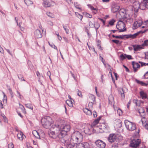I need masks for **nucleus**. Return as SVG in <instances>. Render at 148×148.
<instances>
[{
	"label": "nucleus",
	"mask_w": 148,
	"mask_h": 148,
	"mask_svg": "<svg viewBox=\"0 0 148 148\" xmlns=\"http://www.w3.org/2000/svg\"><path fill=\"white\" fill-rule=\"evenodd\" d=\"M137 82L138 83L140 84L141 85L143 86H146L147 85V84H145L140 81L137 80Z\"/></svg>",
	"instance_id": "f704fd0d"
},
{
	"label": "nucleus",
	"mask_w": 148,
	"mask_h": 148,
	"mask_svg": "<svg viewBox=\"0 0 148 148\" xmlns=\"http://www.w3.org/2000/svg\"><path fill=\"white\" fill-rule=\"evenodd\" d=\"M76 143H71L68 144L66 146L67 148H74V147L75 144Z\"/></svg>",
	"instance_id": "c85d7f7f"
},
{
	"label": "nucleus",
	"mask_w": 148,
	"mask_h": 148,
	"mask_svg": "<svg viewBox=\"0 0 148 148\" xmlns=\"http://www.w3.org/2000/svg\"><path fill=\"white\" fill-rule=\"evenodd\" d=\"M91 128V126L90 125H88L85 127L84 132L85 134L90 135L91 133L90 129Z\"/></svg>",
	"instance_id": "4468645a"
},
{
	"label": "nucleus",
	"mask_w": 148,
	"mask_h": 148,
	"mask_svg": "<svg viewBox=\"0 0 148 148\" xmlns=\"http://www.w3.org/2000/svg\"><path fill=\"white\" fill-rule=\"evenodd\" d=\"M138 62L141 64V66H144L147 65L146 64L147 63L143 62L141 61H139Z\"/></svg>",
	"instance_id": "6e6d98bb"
},
{
	"label": "nucleus",
	"mask_w": 148,
	"mask_h": 148,
	"mask_svg": "<svg viewBox=\"0 0 148 148\" xmlns=\"http://www.w3.org/2000/svg\"><path fill=\"white\" fill-rule=\"evenodd\" d=\"M89 25L90 27L93 28L94 26V23H93L92 22L90 21L89 22Z\"/></svg>",
	"instance_id": "37998d69"
},
{
	"label": "nucleus",
	"mask_w": 148,
	"mask_h": 148,
	"mask_svg": "<svg viewBox=\"0 0 148 148\" xmlns=\"http://www.w3.org/2000/svg\"><path fill=\"white\" fill-rule=\"evenodd\" d=\"M141 143L140 140L138 139H134L131 141L130 146L136 148Z\"/></svg>",
	"instance_id": "6e6552de"
},
{
	"label": "nucleus",
	"mask_w": 148,
	"mask_h": 148,
	"mask_svg": "<svg viewBox=\"0 0 148 148\" xmlns=\"http://www.w3.org/2000/svg\"><path fill=\"white\" fill-rule=\"evenodd\" d=\"M126 55L125 54H121L120 56V57L121 59L122 60H124L125 59V58H126V55Z\"/></svg>",
	"instance_id": "a19ab883"
},
{
	"label": "nucleus",
	"mask_w": 148,
	"mask_h": 148,
	"mask_svg": "<svg viewBox=\"0 0 148 148\" xmlns=\"http://www.w3.org/2000/svg\"><path fill=\"white\" fill-rule=\"evenodd\" d=\"M145 32V31L143 32L142 31H140L134 34V35L135 38H136V36H137L139 34H143V33H144Z\"/></svg>",
	"instance_id": "ea45409f"
},
{
	"label": "nucleus",
	"mask_w": 148,
	"mask_h": 148,
	"mask_svg": "<svg viewBox=\"0 0 148 148\" xmlns=\"http://www.w3.org/2000/svg\"><path fill=\"white\" fill-rule=\"evenodd\" d=\"M74 5L75 7L78 9H80L81 8V6L79 5H78L77 3H74Z\"/></svg>",
	"instance_id": "8fccbe9b"
},
{
	"label": "nucleus",
	"mask_w": 148,
	"mask_h": 148,
	"mask_svg": "<svg viewBox=\"0 0 148 148\" xmlns=\"http://www.w3.org/2000/svg\"><path fill=\"white\" fill-rule=\"evenodd\" d=\"M140 96L143 99L147 98V95L146 93L143 91H141L140 92Z\"/></svg>",
	"instance_id": "aec40b11"
},
{
	"label": "nucleus",
	"mask_w": 148,
	"mask_h": 148,
	"mask_svg": "<svg viewBox=\"0 0 148 148\" xmlns=\"http://www.w3.org/2000/svg\"><path fill=\"white\" fill-rule=\"evenodd\" d=\"M95 143L96 146L99 148H104L106 146V143L100 140L96 141Z\"/></svg>",
	"instance_id": "9d476101"
},
{
	"label": "nucleus",
	"mask_w": 148,
	"mask_h": 148,
	"mask_svg": "<svg viewBox=\"0 0 148 148\" xmlns=\"http://www.w3.org/2000/svg\"><path fill=\"white\" fill-rule=\"evenodd\" d=\"M139 130H138V131L136 132L134 135L135 137H136V138L138 137L139 136Z\"/></svg>",
	"instance_id": "bf43d9fd"
},
{
	"label": "nucleus",
	"mask_w": 148,
	"mask_h": 148,
	"mask_svg": "<svg viewBox=\"0 0 148 148\" xmlns=\"http://www.w3.org/2000/svg\"><path fill=\"white\" fill-rule=\"evenodd\" d=\"M109 103L112 105L114 102V98L112 95H110L108 97Z\"/></svg>",
	"instance_id": "5701e85b"
},
{
	"label": "nucleus",
	"mask_w": 148,
	"mask_h": 148,
	"mask_svg": "<svg viewBox=\"0 0 148 148\" xmlns=\"http://www.w3.org/2000/svg\"><path fill=\"white\" fill-rule=\"evenodd\" d=\"M83 137L82 134L78 131H75L72 134L70 142L74 143H76L81 142Z\"/></svg>",
	"instance_id": "7ed1b4c3"
},
{
	"label": "nucleus",
	"mask_w": 148,
	"mask_h": 148,
	"mask_svg": "<svg viewBox=\"0 0 148 148\" xmlns=\"http://www.w3.org/2000/svg\"><path fill=\"white\" fill-rule=\"evenodd\" d=\"M146 0H144L140 4V9L141 10H143L145 9L146 8Z\"/></svg>",
	"instance_id": "a211bd4d"
},
{
	"label": "nucleus",
	"mask_w": 148,
	"mask_h": 148,
	"mask_svg": "<svg viewBox=\"0 0 148 148\" xmlns=\"http://www.w3.org/2000/svg\"><path fill=\"white\" fill-rule=\"evenodd\" d=\"M111 148H119L117 144H113L111 146Z\"/></svg>",
	"instance_id": "09e8293b"
},
{
	"label": "nucleus",
	"mask_w": 148,
	"mask_h": 148,
	"mask_svg": "<svg viewBox=\"0 0 148 148\" xmlns=\"http://www.w3.org/2000/svg\"><path fill=\"white\" fill-rule=\"evenodd\" d=\"M130 6H132L131 5L129 6L128 8H127V12L126 13L128 12V10L131 9V8H129V7ZM132 6L133 7V9H134V10L135 11H138L140 7V3L138 1H135L133 2V6Z\"/></svg>",
	"instance_id": "0eeeda50"
},
{
	"label": "nucleus",
	"mask_w": 148,
	"mask_h": 148,
	"mask_svg": "<svg viewBox=\"0 0 148 148\" xmlns=\"http://www.w3.org/2000/svg\"><path fill=\"white\" fill-rule=\"evenodd\" d=\"M115 22V21L114 19H112L110 21L109 23V24L111 25H114V23Z\"/></svg>",
	"instance_id": "49530a36"
},
{
	"label": "nucleus",
	"mask_w": 148,
	"mask_h": 148,
	"mask_svg": "<svg viewBox=\"0 0 148 148\" xmlns=\"http://www.w3.org/2000/svg\"><path fill=\"white\" fill-rule=\"evenodd\" d=\"M144 78L145 79L148 78V71L144 75Z\"/></svg>",
	"instance_id": "0e129e2a"
},
{
	"label": "nucleus",
	"mask_w": 148,
	"mask_h": 148,
	"mask_svg": "<svg viewBox=\"0 0 148 148\" xmlns=\"http://www.w3.org/2000/svg\"><path fill=\"white\" fill-rule=\"evenodd\" d=\"M84 112L86 114L90 115L92 114V112L90 110H89L87 108H85L84 110Z\"/></svg>",
	"instance_id": "b1692460"
},
{
	"label": "nucleus",
	"mask_w": 148,
	"mask_h": 148,
	"mask_svg": "<svg viewBox=\"0 0 148 148\" xmlns=\"http://www.w3.org/2000/svg\"><path fill=\"white\" fill-rule=\"evenodd\" d=\"M24 1L25 3L27 6H29L33 3L32 1L30 0H24Z\"/></svg>",
	"instance_id": "2f4dec72"
},
{
	"label": "nucleus",
	"mask_w": 148,
	"mask_h": 148,
	"mask_svg": "<svg viewBox=\"0 0 148 148\" xmlns=\"http://www.w3.org/2000/svg\"><path fill=\"white\" fill-rule=\"evenodd\" d=\"M77 94L79 96L81 97V98L82 97V95L81 92L79 91L78 90V92Z\"/></svg>",
	"instance_id": "3c124183"
},
{
	"label": "nucleus",
	"mask_w": 148,
	"mask_h": 148,
	"mask_svg": "<svg viewBox=\"0 0 148 148\" xmlns=\"http://www.w3.org/2000/svg\"><path fill=\"white\" fill-rule=\"evenodd\" d=\"M66 103L69 106L71 107H73V103L72 100H67L66 101Z\"/></svg>",
	"instance_id": "a878e982"
},
{
	"label": "nucleus",
	"mask_w": 148,
	"mask_h": 148,
	"mask_svg": "<svg viewBox=\"0 0 148 148\" xmlns=\"http://www.w3.org/2000/svg\"><path fill=\"white\" fill-rule=\"evenodd\" d=\"M109 128V127L108 125L106 124L105 123H103L97 127V130H99V132H102L104 131V130L106 129H108Z\"/></svg>",
	"instance_id": "9b49d317"
},
{
	"label": "nucleus",
	"mask_w": 148,
	"mask_h": 148,
	"mask_svg": "<svg viewBox=\"0 0 148 148\" xmlns=\"http://www.w3.org/2000/svg\"><path fill=\"white\" fill-rule=\"evenodd\" d=\"M49 43V45L51 47H52V48H54V49H56V50L57 51H58V49L57 48V47L55 46V45H53V44H50L49 42H48Z\"/></svg>",
	"instance_id": "de8ad7c7"
},
{
	"label": "nucleus",
	"mask_w": 148,
	"mask_h": 148,
	"mask_svg": "<svg viewBox=\"0 0 148 148\" xmlns=\"http://www.w3.org/2000/svg\"><path fill=\"white\" fill-rule=\"evenodd\" d=\"M124 38V35H119L118 36H116V38H120L122 39Z\"/></svg>",
	"instance_id": "864d4df0"
},
{
	"label": "nucleus",
	"mask_w": 148,
	"mask_h": 148,
	"mask_svg": "<svg viewBox=\"0 0 148 148\" xmlns=\"http://www.w3.org/2000/svg\"><path fill=\"white\" fill-rule=\"evenodd\" d=\"M77 17L79 19H80L81 21H82V18H83V16L82 15H80V14H78V16H77Z\"/></svg>",
	"instance_id": "e2e57ef3"
},
{
	"label": "nucleus",
	"mask_w": 148,
	"mask_h": 148,
	"mask_svg": "<svg viewBox=\"0 0 148 148\" xmlns=\"http://www.w3.org/2000/svg\"><path fill=\"white\" fill-rule=\"evenodd\" d=\"M124 123L126 128L129 130L133 131L136 129V125L134 123L127 120H125Z\"/></svg>",
	"instance_id": "423d86ee"
},
{
	"label": "nucleus",
	"mask_w": 148,
	"mask_h": 148,
	"mask_svg": "<svg viewBox=\"0 0 148 148\" xmlns=\"http://www.w3.org/2000/svg\"><path fill=\"white\" fill-rule=\"evenodd\" d=\"M14 147V145L12 143H10L8 145L9 148H13Z\"/></svg>",
	"instance_id": "13d9d810"
},
{
	"label": "nucleus",
	"mask_w": 148,
	"mask_h": 148,
	"mask_svg": "<svg viewBox=\"0 0 148 148\" xmlns=\"http://www.w3.org/2000/svg\"><path fill=\"white\" fill-rule=\"evenodd\" d=\"M18 77L22 81H25V80L23 78V75L21 74L18 75Z\"/></svg>",
	"instance_id": "c03bdc74"
},
{
	"label": "nucleus",
	"mask_w": 148,
	"mask_h": 148,
	"mask_svg": "<svg viewBox=\"0 0 148 148\" xmlns=\"http://www.w3.org/2000/svg\"><path fill=\"white\" fill-rule=\"evenodd\" d=\"M3 116V118L4 119V121L6 122H8V120L7 119V118H6V117L4 115V116Z\"/></svg>",
	"instance_id": "338daca9"
},
{
	"label": "nucleus",
	"mask_w": 148,
	"mask_h": 148,
	"mask_svg": "<svg viewBox=\"0 0 148 148\" xmlns=\"http://www.w3.org/2000/svg\"><path fill=\"white\" fill-rule=\"evenodd\" d=\"M25 106L26 107L29 108L32 110L33 109V108L32 106V105L31 104L27 103L25 105Z\"/></svg>",
	"instance_id": "72a5a7b5"
},
{
	"label": "nucleus",
	"mask_w": 148,
	"mask_h": 148,
	"mask_svg": "<svg viewBox=\"0 0 148 148\" xmlns=\"http://www.w3.org/2000/svg\"><path fill=\"white\" fill-rule=\"evenodd\" d=\"M47 15L49 16L52 17V14L50 12H48L46 13Z\"/></svg>",
	"instance_id": "052dcab7"
},
{
	"label": "nucleus",
	"mask_w": 148,
	"mask_h": 148,
	"mask_svg": "<svg viewBox=\"0 0 148 148\" xmlns=\"http://www.w3.org/2000/svg\"><path fill=\"white\" fill-rule=\"evenodd\" d=\"M47 75L49 77L50 79L51 80V73L49 71H48L47 73Z\"/></svg>",
	"instance_id": "69168bd1"
},
{
	"label": "nucleus",
	"mask_w": 148,
	"mask_h": 148,
	"mask_svg": "<svg viewBox=\"0 0 148 148\" xmlns=\"http://www.w3.org/2000/svg\"><path fill=\"white\" fill-rule=\"evenodd\" d=\"M119 93L121 95V97H122L123 98H124L125 95L124 94L123 90V89H121V90H120L119 92Z\"/></svg>",
	"instance_id": "473e14b6"
},
{
	"label": "nucleus",
	"mask_w": 148,
	"mask_h": 148,
	"mask_svg": "<svg viewBox=\"0 0 148 148\" xmlns=\"http://www.w3.org/2000/svg\"><path fill=\"white\" fill-rule=\"evenodd\" d=\"M132 46L135 51H137L143 48V47L142 46V45H134Z\"/></svg>",
	"instance_id": "f3484780"
},
{
	"label": "nucleus",
	"mask_w": 148,
	"mask_h": 148,
	"mask_svg": "<svg viewBox=\"0 0 148 148\" xmlns=\"http://www.w3.org/2000/svg\"><path fill=\"white\" fill-rule=\"evenodd\" d=\"M83 148H90V145L89 144L87 143H82Z\"/></svg>",
	"instance_id": "7c9ffc66"
},
{
	"label": "nucleus",
	"mask_w": 148,
	"mask_h": 148,
	"mask_svg": "<svg viewBox=\"0 0 148 148\" xmlns=\"http://www.w3.org/2000/svg\"><path fill=\"white\" fill-rule=\"evenodd\" d=\"M34 36L36 38H38L42 37V35L39 29L36 30L34 32Z\"/></svg>",
	"instance_id": "dca6fc26"
},
{
	"label": "nucleus",
	"mask_w": 148,
	"mask_h": 148,
	"mask_svg": "<svg viewBox=\"0 0 148 148\" xmlns=\"http://www.w3.org/2000/svg\"><path fill=\"white\" fill-rule=\"evenodd\" d=\"M142 21L140 20L135 21L133 25V29H136L140 27L142 25Z\"/></svg>",
	"instance_id": "ddd939ff"
},
{
	"label": "nucleus",
	"mask_w": 148,
	"mask_h": 148,
	"mask_svg": "<svg viewBox=\"0 0 148 148\" xmlns=\"http://www.w3.org/2000/svg\"><path fill=\"white\" fill-rule=\"evenodd\" d=\"M90 101L93 102L94 103L95 101V98L94 95L92 94H90L89 95V98L88 99Z\"/></svg>",
	"instance_id": "412c9836"
},
{
	"label": "nucleus",
	"mask_w": 148,
	"mask_h": 148,
	"mask_svg": "<svg viewBox=\"0 0 148 148\" xmlns=\"http://www.w3.org/2000/svg\"><path fill=\"white\" fill-rule=\"evenodd\" d=\"M94 27L95 28L96 31L97 32V29L100 27V25L97 22H96L95 23H94Z\"/></svg>",
	"instance_id": "c756f323"
},
{
	"label": "nucleus",
	"mask_w": 148,
	"mask_h": 148,
	"mask_svg": "<svg viewBox=\"0 0 148 148\" xmlns=\"http://www.w3.org/2000/svg\"><path fill=\"white\" fill-rule=\"evenodd\" d=\"M126 57L128 59H132V56L130 55H128L126 54Z\"/></svg>",
	"instance_id": "4d7b16f0"
},
{
	"label": "nucleus",
	"mask_w": 148,
	"mask_h": 148,
	"mask_svg": "<svg viewBox=\"0 0 148 148\" xmlns=\"http://www.w3.org/2000/svg\"><path fill=\"white\" fill-rule=\"evenodd\" d=\"M129 8L131 9L129 10L128 12L125 14L122 13L123 16H121V17L120 18V19L117 22L116 25V28L119 30V32H123L125 31L126 29L125 28V25L124 21H127V20H129L130 22L133 21V18L132 15L133 14V12L132 10V7L130 6Z\"/></svg>",
	"instance_id": "f257e3e1"
},
{
	"label": "nucleus",
	"mask_w": 148,
	"mask_h": 148,
	"mask_svg": "<svg viewBox=\"0 0 148 148\" xmlns=\"http://www.w3.org/2000/svg\"><path fill=\"white\" fill-rule=\"evenodd\" d=\"M82 143L77 144L75 148H83Z\"/></svg>",
	"instance_id": "4c0bfd02"
},
{
	"label": "nucleus",
	"mask_w": 148,
	"mask_h": 148,
	"mask_svg": "<svg viewBox=\"0 0 148 148\" xmlns=\"http://www.w3.org/2000/svg\"><path fill=\"white\" fill-rule=\"evenodd\" d=\"M132 64L134 71L135 72L137 71L139 68L140 66V65L138 63L134 61H133Z\"/></svg>",
	"instance_id": "2eb2a0df"
},
{
	"label": "nucleus",
	"mask_w": 148,
	"mask_h": 148,
	"mask_svg": "<svg viewBox=\"0 0 148 148\" xmlns=\"http://www.w3.org/2000/svg\"><path fill=\"white\" fill-rule=\"evenodd\" d=\"M120 7L116 3L113 2L111 5V11L115 13L117 12L119 9Z\"/></svg>",
	"instance_id": "f8f14e48"
},
{
	"label": "nucleus",
	"mask_w": 148,
	"mask_h": 148,
	"mask_svg": "<svg viewBox=\"0 0 148 148\" xmlns=\"http://www.w3.org/2000/svg\"><path fill=\"white\" fill-rule=\"evenodd\" d=\"M52 121L51 118L49 116H47L43 118L41 120V123L44 127L46 129L49 128L50 126L51 127L53 124L52 123Z\"/></svg>",
	"instance_id": "39448f33"
},
{
	"label": "nucleus",
	"mask_w": 148,
	"mask_h": 148,
	"mask_svg": "<svg viewBox=\"0 0 148 148\" xmlns=\"http://www.w3.org/2000/svg\"><path fill=\"white\" fill-rule=\"evenodd\" d=\"M64 122L63 120H61L60 122L56 121L54 126L56 127L58 131H59L61 136H64L66 134L70 129V126L67 124H63L62 123Z\"/></svg>",
	"instance_id": "f03ea898"
},
{
	"label": "nucleus",
	"mask_w": 148,
	"mask_h": 148,
	"mask_svg": "<svg viewBox=\"0 0 148 148\" xmlns=\"http://www.w3.org/2000/svg\"><path fill=\"white\" fill-rule=\"evenodd\" d=\"M125 37L126 38H131V34H128V35H124V37Z\"/></svg>",
	"instance_id": "680f3d73"
},
{
	"label": "nucleus",
	"mask_w": 148,
	"mask_h": 148,
	"mask_svg": "<svg viewBox=\"0 0 148 148\" xmlns=\"http://www.w3.org/2000/svg\"><path fill=\"white\" fill-rule=\"evenodd\" d=\"M63 28L64 30L65 31L66 33L67 34H68L69 33V29L67 28V27L66 26H63Z\"/></svg>",
	"instance_id": "79ce46f5"
},
{
	"label": "nucleus",
	"mask_w": 148,
	"mask_h": 148,
	"mask_svg": "<svg viewBox=\"0 0 148 148\" xmlns=\"http://www.w3.org/2000/svg\"><path fill=\"white\" fill-rule=\"evenodd\" d=\"M117 112L119 115H122V112L120 109H118L117 110Z\"/></svg>",
	"instance_id": "603ef678"
},
{
	"label": "nucleus",
	"mask_w": 148,
	"mask_h": 148,
	"mask_svg": "<svg viewBox=\"0 0 148 148\" xmlns=\"http://www.w3.org/2000/svg\"><path fill=\"white\" fill-rule=\"evenodd\" d=\"M137 82L138 83L140 84L141 85L143 86H146L147 85V84H145L140 81L137 80Z\"/></svg>",
	"instance_id": "c9c22d12"
},
{
	"label": "nucleus",
	"mask_w": 148,
	"mask_h": 148,
	"mask_svg": "<svg viewBox=\"0 0 148 148\" xmlns=\"http://www.w3.org/2000/svg\"><path fill=\"white\" fill-rule=\"evenodd\" d=\"M43 5L45 7H49L51 6V5L48 1L45 0L43 2Z\"/></svg>",
	"instance_id": "6ab92c4d"
},
{
	"label": "nucleus",
	"mask_w": 148,
	"mask_h": 148,
	"mask_svg": "<svg viewBox=\"0 0 148 148\" xmlns=\"http://www.w3.org/2000/svg\"><path fill=\"white\" fill-rule=\"evenodd\" d=\"M101 118V116H100L98 118L95 120L92 123V125L93 126H95L97 124H98V123L99 121L100 120V119Z\"/></svg>",
	"instance_id": "bb28decb"
},
{
	"label": "nucleus",
	"mask_w": 148,
	"mask_h": 148,
	"mask_svg": "<svg viewBox=\"0 0 148 148\" xmlns=\"http://www.w3.org/2000/svg\"><path fill=\"white\" fill-rule=\"evenodd\" d=\"M132 7V10L133 12V14L132 15V17L133 18V17L134 18H136L138 15V11H135L134 10V11H133V7Z\"/></svg>",
	"instance_id": "cd10ccee"
},
{
	"label": "nucleus",
	"mask_w": 148,
	"mask_h": 148,
	"mask_svg": "<svg viewBox=\"0 0 148 148\" xmlns=\"http://www.w3.org/2000/svg\"><path fill=\"white\" fill-rule=\"evenodd\" d=\"M32 134L36 138H40V136L39 135V134L36 130H34L32 132Z\"/></svg>",
	"instance_id": "393cba45"
},
{
	"label": "nucleus",
	"mask_w": 148,
	"mask_h": 148,
	"mask_svg": "<svg viewBox=\"0 0 148 148\" xmlns=\"http://www.w3.org/2000/svg\"><path fill=\"white\" fill-rule=\"evenodd\" d=\"M112 41L116 44H118L119 43V41L118 40H112Z\"/></svg>",
	"instance_id": "5fc2aeb1"
},
{
	"label": "nucleus",
	"mask_w": 148,
	"mask_h": 148,
	"mask_svg": "<svg viewBox=\"0 0 148 148\" xmlns=\"http://www.w3.org/2000/svg\"><path fill=\"white\" fill-rule=\"evenodd\" d=\"M90 8L92 10H95L96 11H97V10L96 8H94L92 6H91L90 7Z\"/></svg>",
	"instance_id": "774afa93"
},
{
	"label": "nucleus",
	"mask_w": 148,
	"mask_h": 148,
	"mask_svg": "<svg viewBox=\"0 0 148 148\" xmlns=\"http://www.w3.org/2000/svg\"><path fill=\"white\" fill-rule=\"evenodd\" d=\"M117 136L115 134H110L108 138V140L109 142L111 143L116 142Z\"/></svg>",
	"instance_id": "1a4fd4ad"
},
{
	"label": "nucleus",
	"mask_w": 148,
	"mask_h": 148,
	"mask_svg": "<svg viewBox=\"0 0 148 148\" xmlns=\"http://www.w3.org/2000/svg\"><path fill=\"white\" fill-rule=\"evenodd\" d=\"M94 103L90 101L88 104V106L89 107V108L92 109L93 108V105Z\"/></svg>",
	"instance_id": "a18cd8bd"
},
{
	"label": "nucleus",
	"mask_w": 148,
	"mask_h": 148,
	"mask_svg": "<svg viewBox=\"0 0 148 148\" xmlns=\"http://www.w3.org/2000/svg\"><path fill=\"white\" fill-rule=\"evenodd\" d=\"M17 137L18 139L21 140H23V136H24L23 133L20 132L19 133H18L17 135Z\"/></svg>",
	"instance_id": "4be33fe9"
},
{
	"label": "nucleus",
	"mask_w": 148,
	"mask_h": 148,
	"mask_svg": "<svg viewBox=\"0 0 148 148\" xmlns=\"http://www.w3.org/2000/svg\"><path fill=\"white\" fill-rule=\"evenodd\" d=\"M141 121L143 125L146 124V123H147V119L145 117H143Z\"/></svg>",
	"instance_id": "58836bf2"
},
{
	"label": "nucleus",
	"mask_w": 148,
	"mask_h": 148,
	"mask_svg": "<svg viewBox=\"0 0 148 148\" xmlns=\"http://www.w3.org/2000/svg\"><path fill=\"white\" fill-rule=\"evenodd\" d=\"M142 46L143 47L148 46V40H145L142 44Z\"/></svg>",
	"instance_id": "e433bc0d"
},
{
	"label": "nucleus",
	"mask_w": 148,
	"mask_h": 148,
	"mask_svg": "<svg viewBox=\"0 0 148 148\" xmlns=\"http://www.w3.org/2000/svg\"><path fill=\"white\" fill-rule=\"evenodd\" d=\"M48 134L49 137L53 139H56L58 137L60 138H61L60 131H58L54 125H52L51 127L50 130L48 132Z\"/></svg>",
	"instance_id": "20e7f679"
}]
</instances>
